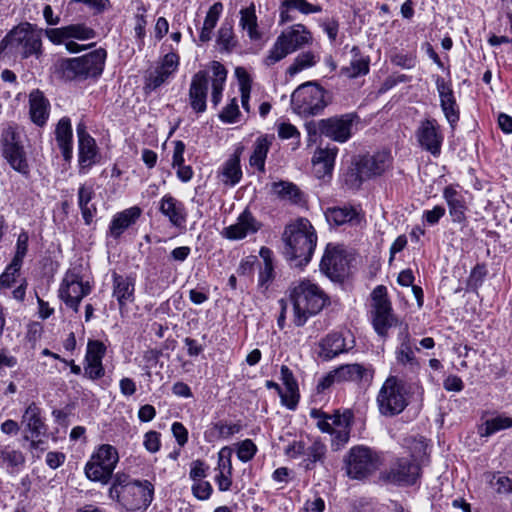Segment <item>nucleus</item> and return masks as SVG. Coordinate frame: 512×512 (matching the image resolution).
Returning <instances> with one entry per match:
<instances>
[{
	"label": "nucleus",
	"instance_id": "nucleus-1",
	"mask_svg": "<svg viewBox=\"0 0 512 512\" xmlns=\"http://www.w3.org/2000/svg\"><path fill=\"white\" fill-rule=\"evenodd\" d=\"M108 497L127 512L146 511L154 498V486L148 480L133 479L117 472L108 489Z\"/></svg>",
	"mask_w": 512,
	"mask_h": 512
},
{
	"label": "nucleus",
	"instance_id": "nucleus-2",
	"mask_svg": "<svg viewBox=\"0 0 512 512\" xmlns=\"http://www.w3.org/2000/svg\"><path fill=\"white\" fill-rule=\"evenodd\" d=\"M289 296L293 305V321L297 327L305 325L310 317L318 314L329 302L323 289L306 278L292 283Z\"/></svg>",
	"mask_w": 512,
	"mask_h": 512
},
{
	"label": "nucleus",
	"instance_id": "nucleus-3",
	"mask_svg": "<svg viewBox=\"0 0 512 512\" xmlns=\"http://www.w3.org/2000/svg\"><path fill=\"white\" fill-rule=\"evenodd\" d=\"M284 255L295 266L307 264L317 244L314 227L306 218H299L287 225L283 234Z\"/></svg>",
	"mask_w": 512,
	"mask_h": 512
},
{
	"label": "nucleus",
	"instance_id": "nucleus-4",
	"mask_svg": "<svg viewBox=\"0 0 512 512\" xmlns=\"http://www.w3.org/2000/svg\"><path fill=\"white\" fill-rule=\"evenodd\" d=\"M410 393L416 395L417 399L422 400L424 388L419 382L406 386L396 376H389L382 384L376 397L379 413L386 417L400 414L408 406Z\"/></svg>",
	"mask_w": 512,
	"mask_h": 512
},
{
	"label": "nucleus",
	"instance_id": "nucleus-5",
	"mask_svg": "<svg viewBox=\"0 0 512 512\" xmlns=\"http://www.w3.org/2000/svg\"><path fill=\"white\" fill-rule=\"evenodd\" d=\"M42 29L29 22H23L10 30L0 41V56L9 50L11 54L26 59L35 56L39 59L43 54Z\"/></svg>",
	"mask_w": 512,
	"mask_h": 512
},
{
	"label": "nucleus",
	"instance_id": "nucleus-6",
	"mask_svg": "<svg viewBox=\"0 0 512 512\" xmlns=\"http://www.w3.org/2000/svg\"><path fill=\"white\" fill-rule=\"evenodd\" d=\"M106 57V50L98 48L81 57L63 59L57 64V68L66 80L99 77L103 72Z\"/></svg>",
	"mask_w": 512,
	"mask_h": 512
},
{
	"label": "nucleus",
	"instance_id": "nucleus-7",
	"mask_svg": "<svg viewBox=\"0 0 512 512\" xmlns=\"http://www.w3.org/2000/svg\"><path fill=\"white\" fill-rule=\"evenodd\" d=\"M311 42L312 34L305 25L294 24L289 26L277 37L275 43L268 51L264 63L267 66H272L284 59L287 55Z\"/></svg>",
	"mask_w": 512,
	"mask_h": 512
},
{
	"label": "nucleus",
	"instance_id": "nucleus-8",
	"mask_svg": "<svg viewBox=\"0 0 512 512\" xmlns=\"http://www.w3.org/2000/svg\"><path fill=\"white\" fill-rule=\"evenodd\" d=\"M118 462L119 455L115 447L109 444L100 445L85 464V475L90 481L106 485L113 481Z\"/></svg>",
	"mask_w": 512,
	"mask_h": 512
},
{
	"label": "nucleus",
	"instance_id": "nucleus-9",
	"mask_svg": "<svg viewBox=\"0 0 512 512\" xmlns=\"http://www.w3.org/2000/svg\"><path fill=\"white\" fill-rule=\"evenodd\" d=\"M0 146L2 156L10 167L27 176L30 173V166L21 140V131L17 126L9 125L2 130Z\"/></svg>",
	"mask_w": 512,
	"mask_h": 512
},
{
	"label": "nucleus",
	"instance_id": "nucleus-10",
	"mask_svg": "<svg viewBox=\"0 0 512 512\" xmlns=\"http://www.w3.org/2000/svg\"><path fill=\"white\" fill-rule=\"evenodd\" d=\"M92 284L84 279L81 266L69 268L60 283L58 296L67 307L78 312L83 298L92 292Z\"/></svg>",
	"mask_w": 512,
	"mask_h": 512
},
{
	"label": "nucleus",
	"instance_id": "nucleus-11",
	"mask_svg": "<svg viewBox=\"0 0 512 512\" xmlns=\"http://www.w3.org/2000/svg\"><path fill=\"white\" fill-rule=\"evenodd\" d=\"M47 39L54 45H64L69 53H79L86 49L77 41H86L96 37V31L85 23L70 24L44 31Z\"/></svg>",
	"mask_w": 512,
	"mask_h": 512
},
{
	"label": "nucleus",
	"instance_id": "nucleus-12",
	"mask_svg": "<svg viewBox=\"0 0 512 512\" xmlns=\"http://www.w3.org/2000/svg\"><path fill=\"white\" fill-rule=\"evenodd\" d=\"M325 91L312 82L300 85L291 96V106L300 116H313L323 111L326 106Z\"/></svg>",
	"mask_w": 512,
	"mask_h": 512
},
{
	"label": "nucleus",
	"instance_id": "nucleus-13",
	"mask_svg": "<svg viewBox=\"0 0 512 512\" xmlns=\"http://www.w3.org/2000/svg\"><path fill=\"white\" fill-rule=\"evenodd\" d=\"M371 299L373 327L379 336L384 337L395 323L392 305L387 296V288L383 285L376 286L371 293Z\"/></svg>",
	"mask_w": 512,
	"mask_h": 512
},
{
	"label": "nucleus",
	"instance_id": "nucleus-14",
	"mask_svg": "<svg viewBox=\"0 0 512 512\" xmlns=\"http://www.w3.org/2000/svg\"><path fill=\"white\" fill-rule=\"evenodd\" d=\"M356 113H346L321 119L318 122V130L321 135L338 143L347 142L353 135V126L359 122Z\"/></svg>",
	"mask_w": 512,
	"mask_h": 512
},
{
	"label": "nucleus",
	"instance_id": "nucleus-15",
	"mask_svg": "<svg viewBox=\"0 0 512 512\" xmlns=\"http://www.w3.org/2000/svg\"><path fill=\"white\" fill-rule=\"evenodd\" d=\"M180 57L171 51L163 56L161 61L153 69L147 71L144 78V90L152 92L167 83L178 70Z\"/></svg>",
	"mask_w": 512,
	"mask_h": 512
},
{
	"label": "nucleus",
	"instance_id": "nucleus-16",
	"mask_svg": "<svg viewBox=\"0 0 512 512\" xmlns=\"http://www.w3.org/2000/svg\"><path fill=\"white\" fill-rule=\"evenodd\" d=\"M347 474L354 479H361L373 472L378 466L376 454L363 446L353 447L347 460Z\"/></svg>",
	"mask_w": 512,
	"mask_h": 512
},
{
	"label": "nucleus",
	"instance_id": "nucleus-17",
	"mask_svg": "<svg viewBox=\"0 0 512 512\" xmlns=\"http://www.w3.org/2000/svg\"><path fill=\"white\" fill-rule=\"evenodd\" d=\"M415 136L423 150L428 151L434 157H438L441 154L444 135L440 130L437 120L429 118L421 121Z\"/></svg>",
	"mask_w": 512,
	"mask_h": 512
},
{
	"label": "nucleus",
	"instance_id": "nucleus-18",
	"mask_svg": "<svg viewBox=\"0 0 512 512\" xmlns=\"http://www.w3.org/2000/svg\"><path fill=\"white\" fill-rule=\"evenodd\" d=\"M392 160V155L390 151L387 150L361 157L357 162V176L359 180L364 181L381 176L391 167Z\"/></svg>",
	"mask_w": 512,
	"mask_h": 512
},
{
	"label": "nucleus",
	"instance_id": "nucleus-19",
	"mask_svg": "<svg viewBox=\"0 0 512 512\" xmlns=\"http://www.w3.org/2000/svg\"><path fill=\"white\" fill-rule=\"evenodd\" d=\"M106 346L99 340H89L86 347V353L83 361L84 376L96 381L105 375L103 358L106 355Z\"/></svg>",
	"mask_w": 512,
	"mask_h": 512
},
{
	"label": "nucleus",
	"instance_id": "nucleus-20",
	"mask_svg": "<svg viewBox=\"0 0 512 512\" xmlns=\"http://www.w3.org/2000/svg\"><path fill=\"white\" fill-rule=\"evenodd\" d=\"M79 173L86 175L97 163L98 147L95 139L86 131L84 124L77 125Z\"/></svg>",
	"mask_w": 512,
	"mask_h": 512
},
{
	"label": "nucleus",
	"instance_id": "nucleus-21",
	"mask_svg": "<svg viewBox=\"0 0 512 512\" xmlns=\"http://www.w3.org/2000/svg\"><path fill=\"white\" fill-rule=\"evenodd\" d=\"M260 228L261 223L248 209H245L237 217L235 223L225 227L222 230L221 236L231 241H238L257 233Z\"/></svg>",
	"mask_w": 512,
	"mask_h": 512
},
{
	"label": "nucleus",
	"instance_id": "nucleus-22",
	"mask_svg": "<svg viewBox=\"0 0 512 512\" xmlns=\"http://www.w3.org/2000/svg\"><path fill=\"white\" fill-rule=\"evenodd\" d=\"M436 89L440 98L442 112L452 128L457 124L460 117L459 107L454 96V91L450 81L443 77L435 78Z\"/></svg>",
	"mask_w": 512,
	"mask_h": 512
},
{
	"label": "nucleus",
	"instance_id": "nucleus-23",
	"mask_svg": "<svg viewBox=\"0 0 512 512\" xmlns=\"http://www.w3.org/2000/svg\"><path fill=\"white\" fill-rule=\"evenodd\" d=\"M466 194L467 191L458 184H450L443 189V198L454 223H462L466 219Z\"/></svg>",
	"mask_w": 512,
	"mask_h": 512
},
{
	"label": "nucleus",
	"instance_id": "nucleus-24",
	"mask_svg": "<svg viewBox=\"0 0 512 512\" xmlns=\"http://www.w3.org/2000/svg\"><path fill=\"white\" fill-rule=\"evenodd\" d=\"M310 416L317 420V427L322 432H330L332 429L351 428L353 422V412L350 409L335 411L332 415H328L320 410L313 409Z\"/></svg>",
	"mask_w": 512,
	"mask_h": 512
},
{
	"label": "nucleus",
	"instance_id": "nucleus-25",
	"mask_svg": "<svg viewBox=\"0 0 512 512\" xmlns=\"http://www.w3.org/2000/svg\"><path fill=\"white\" fill-rule=\"evenodd\" d=\"M141 213L138 206H132L116 213L110 221L107 238L118 241L123 233L137 222Z\"/></svg>",
	"mask_w": 512,
	"mask_h": 512
},
{
	"label": "nucleus",
	"instance_id": "nucleus-26",
	"mask_svg": "<svg viewBox=\"0 0 512 512\" xmlns=\"http://www.w3.org/2000/svg\"><path fill=\"white\" fill-rule=\"evenodd\" d=\"M208 77L206 71H199L192 77L189 88V104L197 114H202L207 108Z\"/></svg>",
	"mask_w": 512,
	"mask_h": 512
},
{
	"label": "nucleus",
	"instance_id": "nucleus-27",
	"mask_svg": "<svg viewBox=\"0 0 512 512\" xmlns=\"http://www.w3.org/2000/svg\"><path fill=\"white\" fill-rule=\"evenodd\" d=\"M325 217L329 224L341 226L348 224L350 226L361 225L364 221V214L360 207L356 206H337L328 208Z\"/></svg>",
	"mask_w": 512,
	"mask_h": 512
},
{
	"label": "nucleus",
	"instance_id": "nucleus-28",
	"mask_svg": "<svg viewBox=\"0 0 512 512\" xmlns=\"http://www.w3.org/2000/svg\"><path fill=\"white\" fill-rule=\"evenodd\" d=\"M158 209L174 227H183L187 221L185 205L171 194H165L159 201Z\"/></svg>",
	"mask_w": 512,
	"mask_h": 512
},
{
	"label": "nucleus",
	"instance_id": "nucleus-29",
	"mask_svg": "<svg viewBox=\"0 0 512 512\" xmlns=\"http://www.w3.org/2000/svg\"><path fill=\"white\" fill-rule=\"evenodd\" d=\"M112 295L116 298L122 311L135 300V277L131 275L113 274Z\"/></svg>",
	"mask_w": 512,
	"mask_h": 512
},
{
	"label": "nucleus",
	"instance_id": "nucleus-30",
	"mask_svg": "<svg viewBox=\"0 0 512 512\" xmlns=\"http://www.w3.org/2000/svg\"><path fill=\"white\" fill-rule=\"evenodd\" d=\"M321 271L331 279H339L346 271V260L336 247L327 246L320 263Z\"/></svg>",
	"mask_w": 512,
	"mask_h": 512
},
{
	"label": "nucleus",
	"instance_id": "nucleus-31",
	"mask_svg": "<svg viewBox=\"0 0 512 512\" xmlns=\"http://www.w3.org/2000/svg\"><path fill=\"white\" fill-rule=\"evenodd\" d=\"M338 148L336 146H327L318 148L312 157L313 173L318 179L331 176L334 169Z\"/></svg>",
	"mask_w": 512,
	"mask_h": 512
},
{
	"label": "nucleus",
	"instance_id": "nucleus-32",
	"mask_svg": "<svg viewBox=\"0 0 512 512\" xmlns=\"http://www.w3.org/2000/svg\"><path fill=\"white\" fill-rule=\"evenodd\" d=\"M419 466L410 459H399L391 468L388 479L397 484L411 485L419 477Z\"/></svg>",
	"mask_w": 512,
	"mask_h": 512
},
{
	"label": "nucleus",
	"instance_id": "nucleus-33",
	"mask_svg": "<svg viewBox=\"0 0 512 512\" xmlns=\"http://www.w3.org/2000/svg\"><path fill=\"white\" fill-rule=\"evenodd\" d=\"M50 114V102L44 94L35 89L29 94V117L30 120L38 127L47 124Z\"/></svg>",
	"mask_w": 512,
	"mask_h": 512
},
{
	"label": "nucleus",
	"instance_id": "nucleus-34",
	"mask_svg": "<svg viewBox=\"0 0 512 512\" xmlns=\"http://www.w3.org/2000/svg\"><path fill=\"white\" fill-rule=\"evenodd\" d=\"M352 347L353 344H347L342 334L333 332L320 341L318 354L324 360H331Z\"/></svg>",
	"mask_w": 512,
	"mask_h": 512
},
{
	"label": "nucleus",
	"instance_id": "nucleus-35",
	"mask_svg": "<svg viewBox=\"0 0 512 512\" xmlns=\"http://www.w3.org/2000/svg\"><path fill=\"white\" fill-rule=\"evenodd\" d=\"M22 424L31 433L32 437L38 438L46 434V425L40 406L31 402L22 415Z\"/></svg>",
	"mask_w": 512,
	"mask_h": 512
},
{
	"label": "nucleus",
	"instance_id": "nucleus-36",
	"mask_svg": "<svg viewBox=\"0 0 512 512\" xmlns=\"http://www.w3.org/2000/svg\"><path fill=\"white\" fill-rule=\"evenodd\" d=\"M293 10H297L304 15H309L321 12L322 8L321 6L314 5L307 0H283L279 7L280 24L294 20V17L291 15V11Z\"/></svg>",
	"mask_w": 512,
	"mask_h": 512
},
{
	"label": "nucleus",
	"instance_id": "nucleus-37",
	"mask_svg": "<svg viewBox=\"0 0 512 512\" xmlns=\"http://www.w3.org/2000/svg\"><path fill=\"white\" fill-rule=\"evenodd\" d=\"M55 138L63 158L69 161L73 154V132L71 120L68 117H62L58 121L55 128Z\"/></svg>",
	"mask_w": 512,
	"mask_h": 512
},
{
	"label": "nucleus",
	"instance_id": "nucleus-38",
	"mask_svg": "<svg viewBox=\"0 0 512 512\" xmlns=\"http://www.w3.org/2000/svg\"><path fill=\"white\" fill-rule=\"evenodd\" d=\"M217 178L226 186L233 187L242 178L240 155L236 152L231 155L217 170Z\"/></svg>",
	"mask_w": 512,
	"mask_h": 512
},
{
	"label": "nucleus",
	"instance_id": "nucleus-39",
	"mask_svg": "<svg viewBox=\"0 0 512 512\" xmlns=\"http://www.w3.org/2000/svg\"><path fill=\"white\" fill-rule=\"evenodd\" d=\"M281 380L285 386V394H281V402L288 409L294 410L299 400L298 383L292 371L285 365L280 369Z\"/></svg>",
	"mask_w": 512,
	"mask_h": 512
},
{
	"label": "nucleus",
	"instance_id": "nucleus-40",
	"mask_svg": "<svg viewBox=\"0 0 512 512\" xmlns=\"http://www.w3.org/2000/svg\"><path fill=\"white\" fill-rule=\"evenodd\" d=\"M239 15V28L246 32L251 41L260 40L262 33L259 30L255 4L251 3L248 7L240 9Z\"/></svg>",
	"mask_w": 512,
	"mask_h": 512
},
{
	"label": "nucleus",
	"instance_id": "nucleus-41",
	"mask_svg": "<svg viewBox=\"0 0 512 512\" xmlns=\"http://www.w3.org/2000/svg\"><path fill=\"white\" fill-rule=\"evenodd\" d=\"M95 192L93 184H83L78 188V206L81 210L82 218L85 224L90 225L97 213V208L92 199Z\"/></svg>",
	"mask_w": 512,
	"mask_h": 512
},
{
	"label": "nucleus",
	"instance_id": "nucleus-42",
	"mask_svg": "<svg viewBox=\"0 0 512 512\" xmlns=\"http://www.w3.org/2000/svg\"><path fill=\"white\" fill-rule=\"evenodd\" d=\"M352 58L348 66L342 67L341 74L348 78H357L369 73L370 59L362 55L359 47L353 46L351 49Z\"/></svg>",
	"mask_w": 512,
	"mask_h": 512
},
{
	"label": "nucleus",
	"instance_id": "nucleus-43",
	"mask_svg": "<svg viewBox=\"0 0 512 512\" xmlns=\"http://www.w3.org/2000/svg\"><path fill=\"white\" fill-rule=\"evenodd\" d=\"M24 465L25 456L21 450L11 445L0 447V466L4 467L9 473H18Z\"/></svg>",
	"mask_w": 512,
	"mask_h": 512
},
{
	"label": "nucleus",
	"instance_id": "nucleus-44",
	"mask_svg": "<svg viewBox=\"0 0 512 512\" xmlns=\"http://www.w3.org/2000/svg\"><path fill=\"white\" fill-rule=\"evenodd\" d=\"M400 342L395 351L396 360L399 364L410 369H418L420 364L414 353V346L408 334L401 335Z\"/></svg>",
	"mask_w": 512,
	"mask_h": 512
},
{
	"label": "nucleus",
	"instance_id": "nucleus-45",
	"mask_svg": "<svg viewBox=\"0 0 512 512\" xmlns=\"http://www.w3.org/2000/svg\"><path fill=\"white\" fill-rule=\"evenodd\" d=\"M259 255L263 260V265L259 269L258 285L267 289L275 277L273 251L268 247H261Z\"/></svg>",
	"mask_w": 512,
	"mask_h": 512
},
{
	"label": "nucleus",
	"instance_id": "nucleus-46",
	"mask_svg": "<svg viewBox=\"0 0 512 512\" xmlns=\"http://www.w3.org/2000/svg\"><path fill=\"white\" fill-rule=\"evenodd\" d=\"M213 76L211 78V101L217 106L222 99L224 85L227 79L226 68L218 61H213L211 65Z\"/></svg>",
	"mask_w": 512,
	"mask_h": 512
},
{
	"label": "nucleus",
	"instance_id": "nucleus-47",
	"mask_svg": "<svg viewBox=\"0 0 512 512\" xmlns=\"http://www.w3.org/2000/svg\"><path fill=\"white\" fill-rule=\"evenodd\" d=\"M223 12V4L221 2L214 3L208 10L203 26L199 33V41L206 43L211 40L214 28Z\"/></svg>",
	"mask_w": 512,
	"mask_h": 512
},
{
	"label": "nucleus",
	"instance_id": "nucleus-48",
	"mask_svg": "<svg viewBox=\"0 0 512 512\" xmlns=\"http://www.w3.org/2000/svg\"><path fill=\"white\" fill-rule=\"evenodd\" d=\"M271 146V139L265 135L260 136L255 140L253 152L250 156L249 163L259 171L263 172L265 169V160Z\"/></svg>",
	"mask_w": 512,
	"mask_h": 512
},
{
	"label": "nucleus",
	"instance_id": "nucleus-49",
	"mask_svg": "<svg viewBox=\"0 0 512 512\" xmlns=\"http://www.w3.org/2000/svg\"><path fill=\"white\" fill-rule=\"evenodd\" d=\"M338 382H358L362 380L369 369L362 364L353 363V364H345L341 365L337 369H335Z\"/></svg>",
	"mask_w": 512,
	"mask_h": 512
},
{
	"label": "nucleus",
	"instance_id": "nucleus-50",
	"mask_svg": "<svg viewBox=\"0 0 512 512\" xmlns=\"http://www.w3.org/2000/svg\"><path fill=\"white\" fill-rule=\"evenodd\" d=\"M325 454L326 445L319 439L312 440L309 446L305 445L304 467L307 470L313 469L317 462H323Z\"/></svg>",
	"mask_w": 512,
	"mask_h": 512
},
{
	"label": "nucleus",
	"instance_id": "nucleus-51",
	"mask_svg": "<svg viewBox=\"0 0 512 512\" xmlns=\"http://www.w3.org/2000/svg\"><path fill=\"white\" fill-rule=\"evenodd\" d=\"M241 428L242 426L239 423L217 422L205 432V439L207 441L217 438L229 439L231 436L239 433Z\"/></svg>",
	"mask_w": 512,
	"mask_h": 512
},
{
	"label": "nucleus",
	"instance_id": "nucleus-52",
	"mask_svg": "<svg viewBox=\"0 0 512 512\" xmlns=\"http://www.w3.org/2000/svg\"><path fill=\"white\" fill-rule=\"evenodd\" d=\"M216 43L220 51L231 52L238 43V40L234 34L233 25L231 23L224 22L217 32Z\"/></svg>",
	"mask_w": 512,
	"mask_h": 512
},
{
	"label": "nucleus",
	"instance_id": "nucleus-53",
	"mask_svg": "<svg viewBox=\"0 0 512 512\" xmlns=\"http://www.w3.org/2000/svg\"><path fill=\"white\" fill-rule=\"evenodd\" d=\"M511 427L512 417L505 414H500L485 421V423L480 428V435L483 437H488L501 430H505Z\"/></svg>",
	"mask_w": 512,
	"mask_h": 512
},
{
	"label": "nucleus",
	"instance_id": "nucleus-54",
	"mask_svg": "<svg viewBox=\"0 0 512 512\" xmlns=\"http://www.w3.org/2000/svg\"><path fill=\"white\" fill-rule=\"evenodd\" d=\"M235 75L239 83L242 107L246 112H250L251 77L244 67H237L235 69Z\"/></svg>",
	"mask_w": 512,
	"mask_h": 512
},
{
	"label": "nucleus",
	"instance_id": "nucleus-55",
	"mask_svg": "<svg viewBox=\"0 0 512 512\" xmlns=\"http://www.w3.org/2000/svg\"><path fill=\"white\" fill-rule=\"evenodd\" d=\"M319 61V56L315 55L311 51L300 53L293 61V63L287 68V74L290 77H294L299 72L313 67Z\"/></svg>",
	"mask_w": 512,
	"mask_h": 512
},
{
	"label": "nucleus",
	"instance_id": "nucleus-56",
	"mask_svg": "<svg viewBox=\"0 0 512 512\" xmlns=\"http://www.w3.org/2000/svg\"><path fill=\"white\" fill-rule=\"evenodd\" d=\"M146 13L147 9L143 3L137 6L136 13L134 15V33L137 40L143 43L146 36Z\"/></svg>",
	"mask_w": 512,
	"mask_h": 512
},
{
	"label": "nucleus",
	"instance_id": "nucleus-57",
	"mask_svg": "<svg viewBox=\"0 0 512 512\" xmlns=\"http://www.w3.org/2000/svg\"><path fill=\"white\" fill-rule=\"evenodd\" d=\"M22 264L23 263L12 259L11 263L0 275V288H10L15 283L16 277L21 270Z\"/></svg>",
	"mask_w": 512,
	"mask_h": 512
},
{
	"label": "nucleus",
	"instance_id": "nucleus-58",
	"mask_svg": "<svg viewBox=\"0 0 512 512\" xmlns=\"http://www.w3.org/2000/svg\"><path fill=\"white\" fill-rule=\"evenodd\" d=\"M278 136L281 139H292V149L295 150L300 146V132L291 123H281L278 125Z\"/></svg>",
	"mask_w": 512,
	"mask_h": 512
},
{
	"label": "nucleus",
	"instance_id": "nucleus-59",
	"mask_svg": "<svg viewBox=\"0 0 512 512\" xmlns=\"http://www.w3.org/2000/svg\"><path fill=\"white\" fill-rule=\"evenodd\" d=\"M256 452L257 446L251 439H245L237 444V457L243 463H246L253 459Z\"/></svg>",
	"mask_w": 512,
	"mask_h": 512
},
{
	"label": "nucleus",
	"instance_id": "nucleus-60",
	"mask_svg": "<svg viewBox=\"0 0 512 512\" xmlns=\"http://www.w3.org/2000/svg\"><path fill=\"white\" fill-rule=\"evenodd\" d=\"M240 111L237 103V99L233 98L228 103L219 115V118L224 123H236L239 119Z\"/></svg>",
	"mask_w": 512,
	"mask_h": 512
},
{
	"label": "nucleus",
	"instance_id": "nucleus-61",
	"mask_svg": "<svg viewBox=\"0 0 512 512\" xmlns=\"http://www.w3.org/2000/svg\"><path fill=\"white\" fill-rule=\"evenodd\" d=\"M191 490L194 497L201 501L208 500L213 492L212 485L210 482L205 480L194 482L192 484Z\"/></svg>",
	"mask_w": 512,
	"mask_h": 512
},
{
	"label": "nucleus",
	"instance_id": "nucleus-62",
	"mask_svg": "<svg viewBox=\"0 0 512 512\" xmlns=\"http://www.w3.org/2000/svg\"><path fill=\"white\" fill-rule=\"evenodd\" d=\"M232 449L229 447H223L218 452V463L215 471L231 472L233 471L231 461Z\"/></svg>",
	"mask_w": 512,
	"mask_h": 512
},
{
	"label": "nucleus",
	"instance_id": "nucleus-63",
	"mask_svg": "<svg viewBox=\"0 0 512 512\" xmlns=\"http://www.w3.org/2000/svg\"><path fill=\"white\" fill-rule=\"evenodd\" d=\"M490 485L498 493L512 492V477L510 478L509 476L494 474L490 480Z\"/></svg>",
	"mask_w": 512,
	"mask_h": 512
},
{
	"label": "nucleus",
	"instance_id": "nucleus-64",
	"mask_svg": "<svg viewBox=\"0 0 512 512\" xmlns=\"http://www.w3.org/2000/svg\"><path fill=\"white\" fill-rule=\"evenodd\" d=\"M209 467L202 460H195L190 465L189 477L194 482L202 481L208 474Z\"/></svg>",
	"mask_w": 512,
	"mask_h": 512
}]
</instances>
